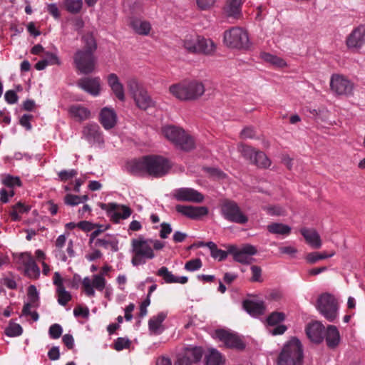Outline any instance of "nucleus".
I'll list each match as a JSON object with an SVG mask.
<instances>
[{"label":"nucleus","instance_id":"f257e3e1","mask_svg":"<svg viewBox=\"0 0 365 365\" xmlns=\"http://www.w3.org/2000/svg\"><path fill=\"white\" fill-rule=\"evenodd\" d=\"M84 49L78 50L73 57L76 68L82 73H92L95 69L96 58L94 52L97 48L93 34L88 33L82 37Z\"/></svg>","mask_w":365,"mask_h":365},{"label":"nucleus","instance_id":"f03ea898","mask_svg":"<svg viewBox=\"0 0 365 365\" xmlns=\"http://www.w3.org/2000/svg\"><path fill=\"white\" fill-rule=\"evenodd\" d=\"M205 91V85L198 80L184 81L169 88L170 93L182 101L197 100L204 94Z\"/></svg>","mask_w":365,"mask_h":365},{"label":"nucleus","instance_id":"7ed1b4c3","mask_svg":"<svg viewBox=\"0 0 365 365\" xmlns=\"http://www.w3.org/2000/svg\"><path fill=\"white\" fill-rule=\"evenodd\" d=\"M223 43L230 48L240 51H249L252 47L248 32L240 26H233L223 34Z\"/></svg>","mask_w":365,"mask_h":365},{"label":"nucleus","instance_id":"20e7f679","mask_svg":"<svg viewBox=\"0 0 365 365\" xmlns=\"http://www.w3.org/2000/svg\"><path fill=\"white\" fill-rule=\"evenodd\" d=\"M152 239H146L143 236L131 240V263L137 267L146 263L147 260L153 259L155 257L152 248Z\"/></svg>","mask_w":365,"mask_h":365},{"label":"nucleus","instance_id":"39448f33","mask_svg":"<svg viewBox=\"0 0 365 365\" xmlns=\"http://www.w3.org/2000/svg\"><path fill=\"white\" fill-rule=\"evenodd\" d=\"M303 349L300 341L292 337L284 346L279 355L277 365H302Z\"/></svg>","mask_w":365,"mask_h":365},{"label":"nucleus","instance_id":"423d86ee","mask_svg":"<svg viewBox=\"0 0 365 365\" xmlns=\"http://www.w3.org/2000/svg\"><path fill=\"white\" fill-rule=\"evenodd\" d=\"M164 136L180 149L190 150L194 148L192 138L182 128L174 125H166L162 130Z\"/></svg>","mask_w":365,"mask_h":365},{"label":"nucleus","instance_id":"0eeeda50","mask_svg":"<svg viewBox=\"0 0 365 365\" xmlns=\"http://www.w3.org/2000/svg\"><path fill=\"white\" fill-rule=\"evenodd\" d=\"M317 309L329 322H334L338 317L339 303L335 297L329 293L319 296L317 302Z\"/></svg>","mask_w":365,"mask_h":365},{"label":"nucleus","instance_id":"6e6552de","mask_svg":"<svg viewBox=\"0 0 365 365\" xmlns=\"http://www.w3.org/2000/svg\"><path fill=\"white\" fill-rule=\"evenodd\" d=\"M221 212L225 219L240 225L248 222V217L242 212L237 203L233 200H225L221 205Z\"/></svg>","mask_w":365,"mask_h":365},{"label":"nucleus","instance_id":"1a4fd4ad","mask_svg":"<svg viewBox=\"0 0 365 365\" xmlns=\"http://www.w3.org/2000/svg\"><path fill=\"white\" fill-rule=\"evenodd\" d=\"M147 174L160 178L168 173L170 165L168 160L160 156H147Z\"/></svg>","mask_w":365,"mask_h":365},{"label":"nucleus","instance_id":"9d476101","mask_svg":"<svg viewBox=\"0 0 365 365\" xmlns=\"http://www.w3.org/2000/svg\"><path fill=\"white\" fill-rule=\"evenodd\" d=\"M228 252L233 256L234 259L241 264H248L252 261V256L257 254V248L252 245H245L240 249L235 245L228 246Z\"/></svg>","mask_w":365,"mask_h":365},{"label":"nucleus","instance_id":"9b49d317","mask_svg":"<svg viewBox=\"0 0 365 365\" xmlns=\"http://www.w3.org/2000/svg\"><path fill=\"white\" fill-rule=\"evenodd\" d=\"M330 87L333 92L339 96H349L353 94L354 83L342 75H332Z\"/></svg>","mask_w":365,"mask_h":365},{"label":"nucleus","instance_id":"f8f14e48","mask_svg":"<svg viewBox=\"0 0 365 365\" xmlns=\"http://www.w3.org/2000/svg\"><path fill=\"white\" fill-rule=\"evenodd\" d=\"M128 88L132 92L137 106L143 110H146L153 105V101L148 92L140 87L138 82L133 79L128 82Z\"/></svg>","mask_w":365,"mask_h":365},{"label":"nucleus","instance_id":"ddd939ff","mask_svg":"<svg viewBox=\"0 0 365 365\" xmlns=\"http://www.w3.org/2000/svg\"><path fill=\"white\" fill-rule=\"evenodd\" d=\"M101 207L105 210L115 222H119L121 219H127L130 216L132 212L131 210L128 206L115 202L102 204Z\"/></svg>","mask_w":365,"mask_h":365},{"label":"nucleus","instance_id":"4468645a","mask_svg":"<svg viewBox=\"0 0 365 365\" xmlns=\"http://www.w3.org/2000/svg\"><path fill=\"white\" fill-rule=\"evenodd\" d=\"M174 198L178 201L191 202L195 203L202 202L205 197L197 190L191 187H180L173 190Z\"/></svg>","mask_w":365,"mask_h":365},{"label":"nucleus","instance_id":"2eb2a0df","mask_svg":"<svg viewBox=\"0 0 365 365\" xmlns=\"http://www.w3.org/2000/svg\"><path fill=\"white\" fill-rule=\"evenodd\" d=\"M346 44L351 50H359L365 44V24H359L347 36Z\"/></svg>","mask_w":365,"mask_h":365},{"label":"nucleus","instance_id":"dca6fc26","mask_svg":"<svg viewBox=\"0 0 365 365\" xmlns=\"http://www.w3.org/2000/svg\"><path fill=\"white\" fill-rule=\"evenodd\" d=\"M106 284V280L103 275L94 274L93 278L91 279L88 277L83 279L82 285L83 287L85 293L88 297H94L96 294L94 288L98 291H103Z\"/></svg>","mask_w":365,"mask_h":365},{"label":"nucleus","instance_id":"f3484780","mask_svg":"<svg viewBox=\"0 0 365 365\" xmlns=\"http://www.w3.org/2000/svg\"><path fill=\"white\" fill-rule=\"evenodd\" d=\"M215 336L228 348L242 349L245 344L242 339L235 334L226 330L219 329L215 331Z\"/></svg>","mask_w":365,"mask_h":365},{"label":"nucleus","instance_id":"a211bd4d","mask_svg":"<svg viewBox=\"0 0 365 365\" xmlns=\"http://www.w3.org/2000/svg\"><path fill=\"white\" fill-rule=\"evenodd\" d=\"M83 137L92 145L101 146L104 138L99 125L96 123H89L83 128Z\"/></svg>","mask_w":365,"mask_h":365},{"label":"nucleus","instance_id":"6ab92c4d","mask_svg":"<svg viewBox=\"0 0 365 365\" xmlns=\"http://www.w3.org/2000/svg\"><path fill=\"white\" fill-rule=\"evenodd\" d=\"M285 319V315L282 312H274L270 314L267 318V323L273 328H269L268 332L272 336L283 334L287 329L284 324H279Z\"/></svg>","mask_w":365,"mask_h":365},{"label":"nucleus","instance_id":"aec40b11","mask_svg":"<svg viewBox=\"0 0 365 365\" xmlns=\"http://www.w3.org/2000/svg\"><path fill=\"white\" fill-rule=\"evenodd\" d=\"M175 210L181 215L192 220L200 219L208 214V209L205 206L195 207L192 205H178L175 207Z\"/></svg>","mask_w":365,"mask_h":365},{"label":"nucleus","instance_id":"412c9836","mask_svg":"<svg viewBox=\"0 0 365 365\" xmlns=\"http://www.w3.org/2000/svg\"><path fill=\"white\" fill-rule=\"evenodd\" d=\"M99 120L104 129H112L117 123L118 117L116 112L112 108L104 107L100 112Z\"/></svg>","mask_w":365,"mask_h":365},{"label":"nucleus","instance_id":"4be33fe9","mask_svg":"<svg viewBox=\"0 0 365 365\" xmlns=\"http://www.w3.org/2000/svg\"><path fill=\"white\" fill-rule=\"evenodd\" d=\"M78 86L89 94L97 96L101 91V80L98 77L83 78L78 81Z\"/></svg>","mask_w":365,"mask_h":365},{"label":"nucleus","instance_id":"5701e85b","mask_svg":"<svg viewBox=\"0 0 365 365\" xmlns=\"http://www.w3.org/2000/svg\"><path fill=\"white\" fill-rule=\"evenodd\" d=\"M306 334L312 341L320 343L324 337V327L319 322H314L307 325Z\"/></svg>","mask_w":365,"mask_h":365},{"label":"nucleus","instance_id":"b1692460","mask_svg":"<svg viewBox=\"0 0 365 365\" xmlns=\"http://www.w3.org/2000/svg\"><path fill=\"white\" fill-rule=\"evenodd\" d=\"M245 0H227L223 8L224 14L235 19H239L242 15V6Z\"/></svg>","mask_w":365,"mask_h":365},{"label":"nucleus","instance_id":"393cba45","mask_svg":"<svg viewBox=\"0 0 365 365\" xmlns=\"http://www.w3.org/2000/svg\"><path fill=\"white\" fill-rule=\"evenodd\" d=\"M23 265L26 274L32 279H37L40 276V269L30 254L26 253L23 257Z\"/></svg>","mask_w":365,"mask_h":365},{"label":"nucleus","instance_id":"a878e982","mask_svg":"<svg viewBox=\"0 0 365 365\" xmlns=\"http://www.w3.org/2000/svg\"><path fill=\"white\" fill-rule=\"evenodd\" d=\"M148 157H143L140 159L133 160L128 162L126 168L129 173L133 175L147 174Z\"/></svg>","mask_w":365,"mask_h":365},{"label":"nucleus","instance_id":"bb28decb","mask_svg":"<svg viewBox=\"0 0 365 365\" xmlns=\"http://www.w3.org/2000/svg\"><path fill=\"white\" fill-rule=\"evenodd\" d=\"M300 232L304 237L307 243L314 249H319L322 247V240L319 234L314 229L303 227Z\"/></svg>","mask_w":365,"mask_h":365},{"label":"nucleus","instance_id":"cd10ccee","mask_svg":"<svg viewBox=\"0 0 365 365\" xmlns=\"http://www.w3.org/2000/svg\"><path fill=\"white\" fill-rule=\"evenodd\" d=\"M108 83L116 98L123 101L125 100L124 88L117 75L115 73L109 74L108 76Z\"/></svg>","mask_w":365,"mask_h":365},{"label":"nucleus","instance_id":"c85d7f7f","mask_svg":"<svg viewBox=\"0 0 365 365\" xmlns=\"http://www.w3.org/2000/svg\"><path fill=\"white\" fill-rule=\"evenodd\" d=\"M243 307L247 313L255 317L264 314L265 312V306L263 302L245 300L243 302Z\"/></svg>","mask_w":365,"mask_h":365},{"label":"nucleus","instance_id":"c756f323","mask_svg":"<svg viewBox=\"0 0 365 365\" xmlns=\"http://www.w3.org/2000/svg\"><path fill=\"white\" fill-rule=\"evenodd\" d=\"M68 112L71 118L79 122L86 120L91 116V111L81 105L71 106Z\"/></svg>","mask_w":365,"mask_h":365},{"label":"nucleus","instance_id":"7c9ffc66","mask_svg":"<svg viewBox=\"0 0 365 365\" xmlns=\"http://www.w3.org/2000/svg\"><path fill=\"white\" fill-rule=\"evenodd\" d=\"M326 342L329 348H335L340 342V334L336 327L329 325L324 332Z\"/></svg>","mask_w":365,"mask_h":365},{"label":"nucleus","instance_id":"2f4dec72","mask_svg":"<svg viewBox=\"0 0 365 365\" xmlns=\"http://www.w3.org/2000/svg\"><path fill=\"white\" fill-rule=\"evenodd\" d=\"M215 51L216 44L212 39L200 36L197 53L211 56L214 54Z\"/></svg>","mask_w":365,"mask_h":365},{"label":"nucleus","instance_id":"473e14b6","mask_svg":"<svg viewBox=\"0 0 365 365\" xmlns=\"http://www.w3.org/2000/svg\"><path fill=\"white\" fill-rule=\"evenodd\" d=\"M203 355V350L199 346H188L185 348L184 356H182L184 359H187L191 364L197 363L200 361Z\"/></svg>","mask_w":365,"mask_h":365},{"label":"nucleus","instance_id":"72a5a7b5","mask_svg":"<svg viewBox=\"0 0 365 365\" xmlns=\"http://www.w3.org/2000/svg\"><path fill=\"white\" fill-rule=\"evenodd\" d=\"M166 318V314L163 312H160L152 317L148 322L149 329L154 334H160L162 332V323Z\"/></svg>","mask_w":365,"mask_h":365},{"label":"nucleus","instance_id":"f704fd0d","mask_svg":"<svg viewBox=\"0 0 365 365\" xmlns=\"http://www.w3.org/2000/svg\"><path fill=\"white\" fill-rule=\"evenodd\" d=\"M260 58L265 62L277 68H284L287 66L286 61L275 55L267 52H261Z\"/></svg>","mask_w":365,"mask_h":365},{"label":"nucleus","instance_id":"c9c22d12","mask_svg":"<svg viewBox=\"0 0 365 365\" xmlns=\"http://www.w3.org/2000/svg\"><path fill=\"white\" fill-rule=\"evenodd\" d=\"M267 230L274 235L287 236L291 232V227L279 222H274L267 225Z\"/></svg>","mask_w":365,"mask_h":365},{"label":"nucleus","instance_id":"e433bc0d","mask_svg":"<svg viewBox=\"0 0 365 365\" xmlns=\"http://www.w3.org/2000/svg\"><path fill=\"white\" fill-rule=\"evenodd\" d=\"M206 365H224L225 359L222 355L215 349H210L206 356Z\"/></svg>","mask_w":365,"mask_h":365},{"label":"nucleus","instance_id":"4c0bfd02","mask_svg":"<svg viewBox=\"0 0 365 365\" xmlns=\"http://www.w3.org/2000/svg\"><path fill=\"white\" fill-rule=\"evenodd\" d=\"M199 38L200 36L198 35H190L186 36L184 41L185 48L190 53H197Z\"/></svg>","mask_w":365,"mask_h":365},{"label":"nucleus","instance_id":"58836bf2","mask_svg":"<svg viewBox=\"0 0 365 365\" xmlns=\"http://www.w3.org/2000/svg\"><path fill=\"white\" fill-rule=\"evenodd\" d=\"M95 247H101L106 249L117 250V242L110 237L96 239L93 242Z\"/></svg>","mask_w":365,"mask_h":365},{"label":"nucleus","instance_id":"ea45409f","mask_svg":"<svg viewBox=\"0 0 365 365\" xmlns=\"http://www.w3.org/2000/svg\"><path fill=\"white\" fill-rule=\"evenodd\" d=\"M334 255H335L334 252H331L329 254H327L326 252L321 253V252H310L307 255L306 260L307 261V262H309L310 264H314L319 260H322V259H324L327 258L331 257Z\"/></svg>","mask_w":365,"mask_h":365},{"label":"nucleus","instance_id":"a19ab883","mask_svg":"<svg viewBox=\"0 0 365 365\" xmlns=\"http://www.w3.org/2000/svg\"><path fill=\"white\" fill-rule=\"evenodd\" d=\"M1 182L5 186L11 189H13L15 187L21 186V181L20 178L17 176H13L9 174L2 175Z\"/></svg>","mask_w":365,"mask_h":365},{"label":"nucleus","instance_id":"79ce46f5","mask_svg":"<svg viewBox=\"0 0 365 365\" xmlns=\"http://www.w3.org/2000/svg\"><path fill=\"white\" fill-rule=\"evenodd\" d=\"M57 300L61 306H66L71 299V295L69 292L66 291L65 287H61L56 290Z\"/></svg>","mask_w":365,"mask_h":365},{"label":"nucleus","instance_id":"37998d69","mask_svg":"<svg viewBox=\"0 0 365 365\" xmlns=\"http://www.w3.org/2000/svg\"><path fill=\"white\" fill-rule=\"evenodd\" d=\"M253 163L259 168H266L270 165L271 162L263 152L257 151V153H255Z\"/></svg>","mask_w":365,"mask_h":365},{"label":"nucleus","instance_id":"c03bdc74","mask_svg":"<svg viewBox=\"0 0 365 365\" xmlns=\"http://www.w3.org/2000/svg\"><path fill=\"white\" fill-rule=\"evenodd\" d=\"M64 5L69 12L77 14L82 8L83 0H64Z\"/></svg>","mask_w":365,"mask_h":365},{"label":"nucleus","instance_id":"a18cd8bd","mask_svg":"<svg viewBox=\"0 0 365 365\" xmlns=\"http://www.w3.org/2000/svg\"><path fill=\"white\" fill-rule=\"evenodd\" d=\"M88 198L87 195L78 196L68 194L65 197V203L68 205L75 206L87 201Z\"/></svg>","mask_w":365,"mask_h":365},{"label":"nucleus","instance_id":"49530a36","mask_svg":"<svg viewBox=\"0 0 365 365\" xmlns=\"http://www.w3.org/2000/svg\"><path fill=\"white\" fill-rule=\"evenodd\" d=\"M22 332L23 329L21 326L14 322H10L5 329L6 334L11 337L20 336Z\"/></svg>","mask_w":365,"mask_h":365},{"label":"nucleus","instance_id":"de8ad7c7","mask_svg":"<svg viewBox=\"0 0 365 365\" xmlns=\"http://www.w3.org/2000/svg\"><path fill=\"white\" fill-rule=\"evenodd\" d=\"M157 274L163 278L165 282L171 284L175 282V275L168 270L166 267H160L158 272Z\"/></svg>","mask_w":365,"mask_h":365},{"label":"nucleus","instance_id":"09e8293b","mask_svg":"<svg viewBox=\"0 0 365 365\" xmlns=\"http://www.w3.org/2000/svg\"><path fill=\"white\" fill-rule=\"evenodd\" d=\"M262 209L265 210L267 214L272 216H281L285 215V210L278 205L263 206Z\"/></svg>","mask_w":365,"mask_h":365},{"label":"nucleus","instance_id":"8fccbe9b","mask_svg":"<svg viewBox=\"0 0 365 365\" xmlns=\"http://www.w3.org/2000/svg\"><path fill=\"white\" fill-rule=\"evenodd\" d=\"M28 297L30 302L34 304V307H38L39 296L36 287L34 285H30L28 288Z\"/></svg>","mask_w":365,"mask_h":365},{"label":"nucleus","instance_id":"3c124183","mask_svg":"<svg viewBox=\"0 0 365 365\" xmlns=\"http://www.w3.org/2000/svg\"><path fill=\"white\" fill-rule=\"evenodd\" d=\"M36 307H34V304H32V302H29L24 305V307L22 309V314L25 315V316L30 315L32 319L34 322H36L38 320V318H39L38 314L36 311H34V312L31 311V308H36Z\"/></svg>","mask_w":365,"mask_h":365},{"label":"nucleus","instance_id":"603ef678","mask_svg":"<svg viewBox=\"0 0 365 365\" xmlns=\"http://www.w3.org/2000/svg\"><path fill=\"white\" fill-rule=\"evenodd\" d=\"M131 344V341L128 338L118 337L114 343V349L116 351H122L125 349H128Z\"/></svg>","mask_w":365,"mask_h":365},{"label":"nucleus","instance_id":"864d4df0","mask_svg":"<svg viewBox=\"0 0 365 365\" xmlns=\"http://www.w3.org/2000/svg\"><path fill=\"white\" fill-rule=\"evenodd\" d=\"M240 152L242 155L247 160H250L252 163H253V160L255 155V153H257V150H255L252 147L247 146V145H241L240 146Z\"/></svg>","mask_w":365,"mask_h":365},{"label":"nucleus","instance_id":"5fc2aeb1","mask_svg":"<svg viewBox=\"0 0 365 365\" xmlns=\"http://www.w3.org/2000/svg\"><path fill=\"white\" fill-rule=\"evenodd\" d=\"M131 29L140 35H147L149 34L151 28L150 24H128Z\"/></svg>","mask_w":365,"mask_h":365},{"label":"nucleus","instance_id":"6e6d98bb","mask_svg":"<svg viewBox=\"0 0 365 365\" xmlns=\"http://www.w3.org/2000/svg\"><path fill=\"white\" fill-rule=\"evenodd\" d=\"M202 267V262L199 258L187 261L185 264V269L189 272H195Z\"/></svg>","mask_w":365,"mask_h":365},{"label":"nucleus","instance_id":"4d7b16f0","mask_svg":"<svg viewBox=\"0 0 365 365\" xmlns=\"http://www.w3.org/2000/svg\"><path fill=\"white\" fill-rule=\"evenodd\" d=\"M63 332L62 327L58 324H52L48 330V334L51 339H58Z\"/></svg>","mask_w":365,"mask_h":365},{"label":"nucleus","instance_id":"13d9d810","mask_svg":"<svg viewBox=\"0 0 365 365\" xmlns=\"http://www.w3.org/2000/svg\"><path fill=\"white\" fill-rule=\"evenodd\" d=\"M76 175L77 171L74 169L68 170H63L58 173V178L61 181H66L74 178Z\"/></svg>","mask_w":365,"mask_h":365},{"label":"nucleus","instance_id":"bf43d9fd","mask_svg":"<svg viewBox=\"0 0 365 365\" xmlns=\"http://www.w3.org/2000/svg\"><path fill=\"white\" fill-rule=\"evenodd\" d=\"M46 64L48 65H59L61 61L56 53L47 52L45 54V57L43 58Z\"/></svg>","mask_w":365,"mask_h":365},{"label":"nucleus","instance_id":"052dcab7","mask_svg":"<svg viewBox=\"0 0 365 365\" xmlns=\"http://www.w3.org/2000/svg\"><path fill=\"white\" fill-rule=\"evenodd\" d=\"M228 254H230L228 252V250L224 251L218 249L217 247L214 250H212V252L210 253L212 258L217 259L219 261H222L225 259Z\"/></svg>","mask_w":365,"mask_h":365},{"label":"nucleus","instance_id":"680f3d73","mask_svg":"<svg viewBox=\"0 0 365 365\" xmlns=\"http://www.w3.org/2000/svg\"><path fill=\"white\" fill-rule=\"evenodd\" d=\"M172 227L170 224L163 222L160 225V237L162 239L168 238V235L172 232Z\"/></svg>","mask_w":365,"mask_h":365},{"label":"nucleus","instance_id":"e2e57ef3","mask_svg":"<svg viewBox=\"0 0 365 365\" xmlns=\"http://www.w3.org/2000/svg\"><path fill=\"white\" fill-rule=\"evenodd\" d=\"M205 170L212 178L222 179L225 177V174L218 168H206Z\"/></svg>","mask_w":365,"mask_h":365},{"label":"nucleus","instance_id":"0e129e2a","mask_svg":"<svg viewBox=\"0 0 365 365\" xmlns=\"http://www.w3.org/2000/svg\"><path fill=\"white\" fill-rule=\"evenodd\" d=\"M252 272V278L251 280L252 282H261V274H262V269L256 265H252L250 268Z\"/></svg>","mask_w":365,"mask_h":365},{"label":"nucleus","instance_id":"69168bd1","mask_svg":"<svg viewBox=\"0 0 365 365\" xmlns=\"http://www.w3.org/2000/svg\"><path fill=\"white\" fill-rule=\"evenodd\" d=\"M5 101L9 104H14L18 101V96L13 90L7 91L4 95Z\"/></svg>","mask_w":365,"mask_h":365},{"label":"nucleus","instance_id":"338daca9","mask_svg":"<svg viewBox=\"0 0 365 365\" xmlns=\"http://www.w3.org/2000/svg\"><path fill=\"white\" fill-rule=\"evenodd\" d=\"M73 314L75 315V317H82L83 318H88L89 315V310L87 307L78 306L74 309Z\"/></svg>","mask_w":365,"mask_h":365},{"label":"nucleus","instance_id":"774afa93","mask_svg":"<svg viewBox=\"0 0 365 365\" xmlns=\"http://www.w3.org/2000/svg\"><path fill=\"white\" fill-rule=\"evenodd\" d=\"M215 0H197V6L201 10L210 9L215 4Z\"/></svg>","mask_w":365,"mask_h":365}]
</instances>
